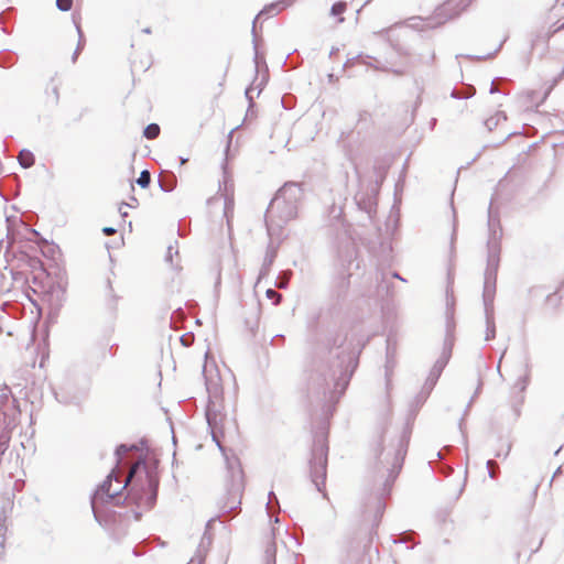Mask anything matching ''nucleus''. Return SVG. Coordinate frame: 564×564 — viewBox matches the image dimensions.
Returning a JSON list of instances; mask_svg holds the SVG:
<instances>
[{"label":"nucleus","instance_id":"f257e3e1","mask_svg":"<svg viewBox=\"0 0 564 564\" xmlns=\"http://www.w3.org/2000/svg\"><path fill=\"white\" fill-rule=\"evenodd\" d=\"M131 482V489L140 491L138 494V503L140 506L152 507L156 500L159 476L156 464L138 462L131 468L130 474L124 481H120L111 473L96 491L95 497L106 495L112 499L118 496L127 485Z\"/></svg>","mask_w":564,"mask_h":564},{"label":"nucleus","instance_id":"f03ea898","mask_svg":"<svg viewBox=\"0 0 564 564\" xmlns=\"http://www.w3.org/2000/svg\"><path fill=\"white\" fill-rule=\"evenodd\" d=\"M303 197V189L297 183H285L271 200L267 213L265 224L268 230L282 227L297 215L299 203Z\"/></svg>","mask_w":564,"mask_h":564},{"label":"nucleus","instance_id":"7ed1b4c3","mask_svg":"<svg viewBox=\"0 0 564 564\" xmlns=\"http://www.w3.org/2000/svg\"><path fill=\"white\" fill-rule=\"evenodd\" d=\"M327 466V446L324 441H318L313 448V459L311 460V477L316 489L323 492L324 498L327 494L324 492Z\"/></svg>","mask_w":564,"mask_h":564},{"label":"nucleus","instance_id":"20e7f679","mask_svg":"<svg viewBox=\"0 0 564 564\" xmlns=\"http://www.w3.org/2000/svg\"><path fill=\"white\" fill-rule=\"evenodd\" d=\"M470 3V0H447L437 7L431 18H429L427 25L435 28L442 25L446 21L457 17Z\"/></svg>","mask_w":564,"mask_h":564},{"label":"nucleus","instance_id":"39448f33","mask_svg":"<svg viewBox=\"0 0 564 564\" xmlns=\"http://www.w3.org/2000/svg\"><path fill=\"white\" fill-rule=\"evenodd\" d=\"M406 449H408V440H406L405 435H402L398 441L397 448L394 449L391 473H394V471L398 473L400 470V468L403 464L405 454H406Z\"/></svg>","mask_w":564,"mask_h":564},{"label":"nucleus","instance_id":"423d86ee","mask_svg":"<svg viewBox=\"0 0 564 564\" xmlns=\"http://www.w3.org/2000/svg\"><path fill=\"white\" fill-rule=\"evenodd\" d=\"M275 256H276L275 250L273 248H268L264 259H263V263H262L260 273H259L258 281L261 280L262 278H264L265 275H268L270 268L275 259Z\"/></svg>","mask_w":564,"mask_h":564},{"label":"nucleus","instance_id":"0eeeda50","mask_svg":"<svg viewBox=\"0 0 564 564\" xmlns=\"http://www.w3.org/2000/svg\"><path fill=\"white\" fill-rule=\"evenodd\" d=\"M486 324H487V329H486L485 339L486 340L494 339L496 336V326H495L492 313L489 312L488 307L486 308Z\"/></svg>","mask_w":564,"mask_h":564},{"label":"nucleus","instance_id":"6e6552de","mask_svg":"<svg viewBox=\"0 0 564 564\" xmlns=\"http://www.w3.org/2000/svg\"><path fill=\"white\" fill-rule=\"evenodd\" d=\"M19 163L22 167L28 169L34 164V155L28 150H22L19 154Z\"/></svg>","mask_w":564,"mask_h":564},{"label":"nucleus","instance_id":"1a4fd4ad","mask_svg":"<svg viewBox=\"0 0 564 564\" xmlns=\"http://www.w3.org/2000/svg\"><path fill=\"white\" fill-rule=\"evenodd\" d=\"M507 120V116L505 115V112L502 111H498L495 116L488 118L486 121H485V124L486 127L489 129V130H492L494 128H496L501 121H506Z\"/></svg>","mask_w":564,"mask_h":564},{"label":"nucleus","instance_id":"9d476101","mask_svg":"<svg viewBox=\"0 0 564 564\" xmlns=\"http://www.w3.org/2000/svg\"><path fill=\"white\" fill-rule=\"evenodd\" d=\"M74 23H75V26H76V30H77V33H78V37H79V39H78L77 47H76V50H75V52H74V54H73V57H72L73 62L75 63V62H76V59H77V57H78L79 52H80V51L83 50V47H84L85 39H84V34H83V31H82L80 24H79L76 20H74Z\"/></svg>","mask_w":564,"mask_h":564},{"label":"nucleus","instance_id":"9b49d317","mask_svg":"<svg viewBox=\"0 0 564 564\" xmlns=\"http://www.w3.org/2000/svg\"><path fill=\"white\" fill-rule=\"evenodd\" d=\"M275 552H276L275 543L274 542H270L267 545L265 552H264L267 564H274L275 563Z\"/></svg>","mask_w":564,"mask_h":564},{"label":"nucleus","instance_id":"f8f14e48","mask_svg":"<svg viewBox=\"0 0 564 564\" xmlns=\"http://www.w3.org/2000/svg\"><path fill=\"white\" fill-rule=\"evenodd\" d=\"M143 134L147 139H155L160 134V127L156 123H150L145 127Z\"/></svg>","mask_w":564,"mask_h":564},{"label":"nucleus","instance_id":"ddd939ff","mask_svg":"<svg viewBox=\"0 0 564 564\" xmlns=\"http://www.w3.org/2000/svg\"><path fill=\"white\" fill-rule=\"evenodd\" d=\"M151 182V174L148 170H143L139 177L137 178V184L141 186L142 188H145L150 185Z\"/></svg>","mask_w":564,"mask_h":564},{"label":"nucleus","instance_id":"4468645a","mask_svg":"<svg viewBox=\"0 0 564 564\" xmlns=\"http://www.w3.org/2000/svg\"><path fill=\"white\" fill-rule=\"evenodd\" d=\"M349 381V376L347 372L340 371V376L337 378V381L335 383V391H337L338 388H340L339 392H343L345 388L347 387Z\"/></svg>","mask_w":564,"mask_h":564},{"label":"nucleus","instance_id":"2eb2a0df","mask_svg":"<svg viewBox=\"0 0 564 564\" xmlns=\"http://www.w3.org/2000/svg\"><path fill=\"white\" fill-rule=\"evenodd\" d=\"M347 8V4L346 2H336L332 6V9H330V14L332 15H340L345 12Z\"/></svg>","mask_w":564,"mask_h":564},{"label":"nucleus","instance_id":"dca6fc26","mask_svg":"<svg viewBox=\"0 0 564 564\" xmlns=\"http://www.w3.org/2000/svg\"><path fill=\"white\" fill-rule=\"evenodd\" d=\"M73 0H56V7L58 10L66 12L72 9Z\"/></svg>","mask_w":564,"mask_h":564},{"label":"nucleus","instance_id":"f3484780","mask_svg":"<svg viewBox=\"0 0 564 564\" xmlns=\"http://www.w3.org/2000/svg\"><path fill=\"white\" fill-rule=\"evenodd\" d=\"M280 3H271L270 6L265 7L260 13L259 15H262V14H275L280 11V8H279Z\"/></svg>","mask_w":564,"mask_h":564},{"label":"nucleus","instance_id":"a211bd4d","mask_svg":"<svg viewBox=\"0 0 564 564\" xmlns=\"http://www.w3.org/2000/svg\"><path fill=\"white\" fill-rule=\"evenodd\" d=\"M268 299L275 300L274 304H278L281 301V294L274 291L273 289H268L265 292Z\"/></svg>","mask_w":564,"mask_h":564},{"label":"nucleus","instance_id":"6ab92c4d","mask_svg":"<svg viewBox=\"0 0 564 564\" xmlns=\"http://www.w3.org/2000/svg\"><path fill=\"white\" fill-rule=\"evenodd\" d=\"M173 253H175L177 256L178 254L177 249H174L173 246H169L166 254H165V261L171 264H173Z\"/></svg>","mask_w":564,"mask_h":564},{"label":"nucleus","instance_id":"aec40b11","mask_svg":"<svg viewBox=\"0 0 564 564\" xmlns=\"http://www.w3.org/2000/svg\"><path fill=\"white\" fill-rule=\"evenodd\" d=\"M192 341L193 337L189 334H185L181 337V343L186 347H188L192 344Z\"/></svg>","mask_w":564,"mask_h":564},{"label":"nucleus","instance_id":"412c9836","mask_svg":"<svg viewBox=\"0 0 564 564\" xmlns=\"http://www.w3.org/2000/svg\"><path fill=\"white\" fill-rule=\"evenodd\" d=\"M128 451H129L128 446L122 444V445L117 447L116 455L118 457H120L121 455L126 454Z\"/></svg>","mask_w":564,"mask_h":564},{"label":"nucleus","instance_id":"4be33fe9","mask_svg":"<svg viewBox=\"0 0 564 564\" xmlns=\"http://www.w3.org/2000/svg\"><path fill=\"white\" fill-rule=\"evenodd\" d=\"M494 466H496V463H495L494 460L489 459V460L487 462V467L489 468V476H490L491 478H494V477H495V474H494V470H492V467H494Z\"/></svg>","mask_w":564,"mask_h":564},{"label":"nucleus","instance_id":"5701e85b","mask_svg":"<svg viewBox=\"0 0 564 564\" xmlns=\"http://www.w3.org/2000/svg\"><path fill=\"white\" fill-rule=\"evenodd\" d=\"M102 231H104V234H105V235L109 236V235L115 234V232H116V229H115V228H112V227H105V228L102 229Z\"/></svg>","mask_w":564,"mask_h":564},{"label":"nucleus","instance_id":"b1692460","mask_svg":"<svg viewBox=\"0 0 564 564\" xmlns=\"http://www.w3.org/2000/svg\"><path fill=\"white\" fill-rule=\"evenodd\" d=\"M203 560L202 558H192L187 564H202Z\"/></svg>","mask_w":564,"mask_h":564},{"label":"nucleus","instance_id":"393cba45","mask_svg":"<svg viewBox=\"0 0 564 564\" xmlns=\"http://www.w3.org/2000/svg\"><path fill=\"white\" fill-rule=\"evenodd\" d=\"M271 498H275V496H274V492H273V491H270V492H269V501L267 502V508H269V506H270Z\"/></svg>","mask_w":564,"mask_h":564},{"label":"nucleus","instance_id":"a878e982","mask_svg":"<svg viewBox=\"0 0 564 564\" xmlns=\"http://www.w3.org/2000/svg\"><path fill=\"white\" fill-rule=\"evenodd\" d=\"M279 533H280V530H279V529H274V528H273V529L271 530V534H272V538H273V539H274V538H275V535H276V534H279Z\"/></svg>","mask_w":564,"mask_h":564},{"label":"nucleus","instance_id":"bb28decb","mask_svg":"<svg viewBox=\"0 0 564 564\" xmlns=\"http://www.w3.org/2000/svg\"><path fill=\"white\" fill-rule=\"evenodd\" d=\"M487 297H488V289H487V285L485 286V293H484V299H485V304L487 305Z\"/></svg>","mask_w":564,"mask_h":564},{"label":"nucleus","instance_id":"cd10ccee","mask_svg":"<svg viewBox=\"0 0 564 564\" xmlns=\"http://www.w3.org/2000/svg\"><path fill=\"white\" fill-rule=\"evenodd\" d=\"M525 386H527V379H522L521 380V390H524L525 389Z\"/></svg>","mask_w":564,"mask_h":564},{"label":"nucleus","instance_id":"c85d7f7f","mask_svg":"<svg viewBox=\"0 0 564 564\" xmlns=\"http://www.w3.org/2000/svg\"><path fill=\"white\" fill-rule=\"evenodd\" d=\"M212 414H210V411L208 410L207 411V420H208V423L210 424L212 423Z\"/></svg>","mask_w":564,"mask_h":564},{"label":"nucleus","instance_id":"c756f323","mask_svg":"<svg viewBox=\"0 0 564 564\" xmlns=\"http://www.w3.org/2000/svg\"><path fill=\"white\" fill-rule=\"evenodd\" d=\"M496 91H497V89H496V87L494 86V83H492V84H491V87H490V94H494V93H496Z\"/></svg>","mask_w":564,"mask_h":564},{"label":"nucleus","instance_id":"7c9ffc66","mask_svg":"<svg viewBox=\"0 0 564 564\" xmlns=\"http://www.w3.org/2000/svg\"><path fill=\"white\" fill-rule=\"evenodd\" d=\"M132 200L133 202H131V204H124V205L128 207H132L134 205V203H137V198H133Z\"/></svg>","mask_w":564,"mask_h":564},{"label":"nucleus","instance_id":"2f4dec72","mask_svg":"<svg viewBox=\"0 0 564 564\" xmlns=\"http://www.w3.org/2000/svg\"><path fill=\"white\" fill-rule=\"evenodd\" d=\"M132 200L133 202H131V204H124V205L128 207H132L134 205V203H137V198H133Z\"/></svg>","mask_w":564,"mask_h":564},{"label":"nucleus","instance_id":"473e14b6","mask_svg":"<svg viewBox=\"0 0 564 564\" xmlns=\"http://www.w3.org/2000/svg\"><path fill=\"white\" fill-rule=\"evenodd\" d=\"M132 200L133 202H131V204H124V205L128 207H132L134 205V203H137V198H133Z\"/></svg>","mask_w":564,"mask_h":564},{"label":"nucleus","instance_id":"72a5a7b5","mask_svg":"<svg viewBox=\"0 0 564 564\" xmlns=\"http://www.w3.org/2000/svg\"><path fill=\"white\" fill-rule=\"evenodd\" d=\"M278 286L281 288V289L285 288L286 286V281H282Z\"/></svg>","mask_w":564,"mask_h":564},{"label":"nucleus","instance_id":"f704fd0d","mask_svg":"<svg viewBox=\"0 0 564 564\" xmlns=\"http://www.w3.org/2000/svg\"><path fill=\"white\" fill-rule=\"evenodd\" d=\"M119 212L121 213V215H122L123 217H126V216L128 215L126 210H122V208H120V209H119Z\"/></svg>","mask_w":564,"mask_h":564},{"label":"nucleus","instance_id":"c9c22d12","mask_svg":"<svg viewBox=\"0 0 564 564\" xmlns=\"http://www.w3.org/2000/svg\"><path fill=\"white\" fill-rule=\"evenodd\" d=\"M187 162V159L181 158V164H184Z\"/></svg>","mask_w":564,"mask_h":564},{"label":"nucleus","instance_id":"e433bc0d","mask_svg":"<svg viewBox=\"0 0 564 564\" xmlns=\"http://www.w3.org/2000/svg\"><path fill=\"white\" fill-rule=\"evenodd\" d=\"M143 32L150 33L151 31H150V29H144Z\"/></svg>","mask_w":564,"mask_h":564},{"label":"nucleus","instance_id":"4c0bfd02","mask_svg":"<svg viewBox=\"0 0 564 564\" xmlns=\"http://www.w3.org/2000/svg\"><path fill=\"white\" fill-rule=\"evenodd\" d=\"M259 17H260V15L258 14V17H257V18H254L253 23H257V21H258V18H259Z\"/></svg>","mask_w":564,"mask_h":564},{"label":"nucleus","instance_id":"58836bf2","mask_svg":"<svg viewBox=\"0 0 564 564\" xmlns=\"http://www.w3.org/2000/svg\"><path fill=\"white\" fill-rule=\"evenodd\" d=\"M259 17H260V15L258 14V17H257V18H254L253 23H257V21H258V18H259Z\"/></svg>","mask_w":564,"mask_h":564},{"label":"nucleus","instance_id":"ea45409f","mask_svg":"<svg viewBox=\"0 0 564 564\" xmlns=\"http://www.w3.org/2000/svg\"><path fill=\"white\" fill-rule=\"evenodd\" d=\"M274 522H275V523H278V522H279V518H278V517H275V518H274Z\"/></svg>","mask_w":564,"mask_h":564},{"label":"nucleus","instance_id":"a19ab883","mask_svg":"<svg viewBox=\"0 0 564 564\" xmlns=\"http://www.w3.org/2000/svg\"><path fill=\"white\" fill-rule=\"evenodd\" d=\"M333 381H337V379H336V378H333ZM335 383H336V382H334V384H335Z\"/></svg>","mask_w":564,"mask_h":564}]
</instances>
